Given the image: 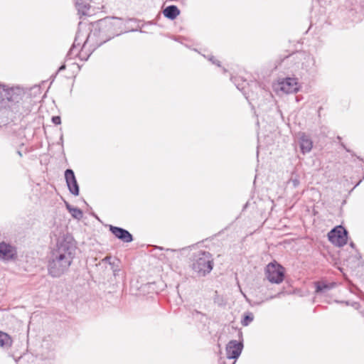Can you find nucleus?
I'll use <instances>...</instances> for the list:
<instances>
[{
    "label": "nucleus",
    "instance_id": "obj_18",
    "mask_svg": "<svg viewBox=\"0 0 364 364\" xmlns=\"http://www.w3.org/2000/svg\"><path fill=\"white\" fill-rule=\"evenodd\" d=\"M163 14L166 18L173 20L179 15L180 10L176 6L170 5L164 9Z\"/></svg>",
    "mask_w": 364,
    "mask_h": 364
},
{
    "label": "nucleus",
    "instance_id": "obj_39",
    "mask_svg": "<svg viewBox=\"0 0 364 364\" xmlns=\"http://www.w3.org/2000/svg\"><path fill=\"white\" fill-rule=\"evenodd\" d=\"M17 154H18L20 156H22L21 152V151H19V150H18V151H17Z\"/></svg>",
    "mask_w": 364,
    "mask_h": 364
},
{
    "label": "nucleus",
    "instance_id": "obj_32",
    "mask_svg": "<svg viewBox=\"0 0 364 364\" xmlns=\"http://www.w3.org/2000/svg\"><path fill=\"white\" fill-rule=\"evenodd\" d=\"M110 260H111V257H105L103 259V260H102V261L106 262H109V264L110 265H112V262H110Z\"/></svg>",
    "mask_w": 364,
    "mask_h": 364
},
{
    "label": "nucleus",
    "instance_id": "obj_20",
    "mask_svg": "<svg viewBox=\"0 0 364 364\" xmlns=\"http://www.w3.org/2000/svg\"><path fill=\"white\" fill-rule=\"evenodd\" d=\"M12 344L11 337L6 333L0 331V347L9 348Z\"/></svg>",
    "mask_w": 364,
    "mask_h": 364
},
{
    "label": "nucleus",
    "instance_id": "obj_14",
    "mask_svg": "<svg viewBox=\"0 0 364 364\" xmlns=\"http://www.w3.org/2000/svg\"><path fill=\"white\" fill-rule=\"evenodd\" d=\"M280 90L285 93H293L299 90L297 79L287 77L280 82Z\"/></svg>",
    "mask_w": 364,
    "mask_h": 364
},
{
    "label": "nucleus",
    "instance_id": "obj_25",
    "mask_svg": "<svg viewBox=\"0 0 364 364\" xmlns=\"http://www.w3.org/2000/svg\"><path fill=\"white\" fill-rule=\"evenodd\" d=\"M289 183L291 184L294 188H296L299 185L300 181L297 178H291Z\"/></svg>",
    "mask_w": 364,
    "mask_h": 364
},
{
    "label": "nucleus",
    "instance_id": "obj_33",
    "mask_svg": "<svg viewBox=\"0 0 364 364\" xmlns=\"http://www.w3.org/2000/svg\"><path fill=\"white\" fill-rule=\"evenodd\" d=\"M282 294V292H279L276 295H274V296H271L269 298L267 299V300L268 299H274V298H278L280 296V295Z\"/></svg>",
    "mask_w": 364,
    "mask_h": 364
},
{
    "label": "nucleus",
    "instance_id": "obj_22",
    "mask_svg": "<svg viewBox=\"0 0 364 364\" xmlns=\"http://www.w3.org/2000/svg\"><path fill=\"white\" fill-rule=\"evenodd\" d=\"M254 319V316L252 313H247L244 316L243 319L241 321V323L243 326H247Z\"/></svg>",
    "mask_w": 364,
    "mask_h": 364
},
{
    "label": "nucleus",
    "instance_id": "obj_17",
    "mask_svg": "<svg viewBox=\"0 0 364 364\" xmlns=\"http://www.w3.org/2000/svg\"><path fill=\"white\" fill-rule=\"evenodd\" d=\"M299 146L301 151L305 154L306 153H309L311 151L313 147V141L308 135L303 133L299 137Z\"/></svg>",
    "mask_w": 364,
    "mask_h": 364
},
{
    "label": "nucleus",
    "instance_id": "obj_5",
    "mask_svg": "<svg viewBox=\"0 0 364 364\" xmlns=\"http://www.w3.org/2000/svg\"><path fill=\"white\" fill-rule=\"evenodd\" d=\"M2 90H0V109L11 108L21 99V89L19 87H6L2 85Z\"/></svg>",
    "mask_w": 364,
    "mask_h": 364
},
{
    "label": "nucleus",
    "instance_id": "obj_3",
    "mask_svg": "<svg viewBox=\"0 0 364 364\" xmlns=\"http://www.w3.org/2000/svg\"><path fill=\"white\" fill-rule=\"evenodd\" d=\"M131 21L132 19L130 18L123 19L117 17H107L100 20L99 25L100 29L109 34L108 38L103 42L105 43L113 37L119 36L122 33L129 31H134V29H131L127 26Z\"/></svg>",
    "mask_w": 364,
    "mask_h": 364
},
{
    "label": "nucleus",
    "instance_id": "obj_1",
    "mask_svg": "<svg viewBox=\"0 0 364 364\" xmlns=\"http://www.w3.org/2000/svg\"><path fill=\"white\" fill-rule=\"evenodd\" d=\"M75 246L73 238L64 236L57 241L55 247L48 257L47 269L48 274L53 278H59L66 273L75 257Z\"/></svg>",
    "mask_w": 364,
    "mask_h": 364
},
{
    "label": "nucleus",
    "instance_id": "obj_36",
    "mask_svg": "<svg viewBox=\"0 0 364 364\" xmlns=\"http://www.w3.org/2000/svg\"><path fill=\"white\" fill-rule=\"evenodd\" d=\"M65 65H62L58 68V72H60V71H62V70H65Z\"/></svg>",
    "mask_w": 364,
    "mask_h": 364
},
{
    "label": "nucleus",
    "instance_id": "obj_30",
    "mask_svg": "<svg viewBox=\"0 0 364 364\" xmlns=\"http://www.w3.org/2000/svg\"><path fill=\"white\" fill-rule=\"evenodd\" d=\"M92 38V34H89L86 38V40L85 41L84 43H83V46H82V48H84L87 43H88V42Z\"/></svg>",
    "mask_w": 364,
    "mask_h": 364
},
{
    "label": "nucleus",
    "instance_id": "obj_16",
    "mask_svg": "<svg viewBox=\"0 0 364 364\" xmlns=\"http://www.w3.org/2000/svg\"><path fill=\"white\" fill-rule=\"evenodd\" d=\"M315 293L316 294L324 295L328 293L330 290L335 288L337 286L336 282L327 283L323 281H317L314 282Z\"/></svg>",
    "mask_w": 364,
    "mask_h": 364
},
{
    "label": "nucleus",
    "instance_id": "obj_41",
    "mask_svg": "<svg viewBox=\"0 0 364 364\" xmlns=\"http://www.w3.org/2000/svg\"><path fill=\"white\" fill-rule=\"evenodd\" d=\"M2 85L0 83V90H1Z\"/></svg>",
    "mask_w": 364,
    "mask_h": 364
},
{
    "label": "nucleus",
    "instance_id": "obj_29",
    "mask_svg": "<svg viewBox=\"0 0 364 364\" xmlns=\"http://www.w3.org/2000/svg\"><path fill=\"white\" fill-rule=\"evenodd\" d=\"M219 363L220 364H235V360H225V359H223V358H220V360H219Z\"/></svg>",
    "mask_w": 364,
    "mask_h": 364
},
{
    "label": "nucleus",
    "instance_id": "obj_35",
    "mask_svg": "<svg viewBox=\"0 0 364 364\" xmlns=\"http://www.w3.org/2000/svg\"><path fill=\"white\" fill-rule=\"evenodd\" d=\"M341 146H342L343 149H346V151L347 152H349V153H350V152H351V151H350V149H348L346 146V145H345L344 144H341Z\"/></svg>",
    "mask_w": 364,
    "mask_h": 364
},
{
    "label": "nucleus",
    "instance_id": "obj_13",
    "mask_svg": "<svg viewBox=\"0 0 364 364\" xmlns=\"http://www.w3.org/2000/svg\"><path fill=\"white\" fill-rule=\"evenodd\" d=\"M109 231L117 239L122 240L124 242H131L133 241L132 235L128 230L122 228L109 225Z\"/></svg>",
    "mask_w": 364,
    "mask_h": 364
},
{
    "label": "nucleus",
    "instance_id": "obj_26",
    "mask_svg": "<svg viewBox=\"0 0 364 364\" xmlns=\"http://www.w3.org/2000/svg\"><path fill=\"white\" fill-rule=\"evenodd\" d=\"M192 315L194 318H199L200 320H202V318L203 317H205V315L204 314H202L201 312L198 311H193L192 313Z\"/></svg>",
    "mask_w": 364,
    "mask_h": 364
},
{
    "label": "nucleus",
    "instance_id": "obj_23",
    "mask_svg": "<svg viewBox=\"0 0 364 364\" xmlns=\"http://www.w3.org/2000/svg\"><path fill=\"white\" fill-rule=\"evenodd\" d=\"M70 213L74 218L77 219V220H80L83 216L82 211L80 209H79L78 208L74 207L73 208L71 209V211L70 212Z\"/></svg>",
    "mask_w": 364,
    "mask_h": 364
},
{
    "label": "nucleus",
    "instance_id": "obj_2",
    "mask_svg": "<svg viewBox=\"0 0 364 364\" xmlns=\"http://www.w3.org/2000/svg\"><path fill=\"white\" fill-rule=\"evenodd\" d=\"M287 60L294 62V72L301 79L314 76L318 71L316 58L309 53L299 51L289 55Z\"/></svg>",
    "mask_w": 364,
    "mask_h": 364
},
{
    "label": "nucleus",
    "instance_id": "obj_7",
    "mask_svg": "<svg viewBox=\"0 0 364 364\" xmlns=\"http://www.w3.org/2000/svg\"><path fill=\"white\" fill-rule=\"evenodd\" d=\"M267 279L271 283L280 284L284 278V268L277 262H270L265 269Z\"/></svg>",
    "mask_w": 364,
    "mask_h": 364
},
{
    "label": "nucleus",
    "instance_id": "obj_40",
    "mask_svg": "<svg viewBox=\"0 0 364 364\" xmlns=\"http://www.w3.org/2000/svg\"><path fill=\"white\" fill-rule=\"evenodd\" d=\"M27 344H28V348H29L30 347L29 340H28Z\"/></svg>",
    "mask_w": 364,
    "mask_h": 364
},
{
    "label": "nucleus",
    "instance_id": "obj_31",
    "mask_svg": "<svg viewBox=\"0 0 364 364\" xmlns=\"http://www.w3.org/2000/svg\"><path fill=\"white\" fill-rule=\"evenodd\" d=\"M214 301H215V303L218 304V305H220V306L222 305V302H220V301L219 296L217 295V294L215 295V297L214 299Z\"/></svg>",
    "mask_w": 364,
    "mask_h": 364
},
{
    "label": "nucleus",
    "instance_id": "obj_6",
    "mask_svg": "<svg viewBox=\"0 0 364 364\" xmlns=\"http://www.w3.org/2000/svg\"><path fill=\"white\" fill-rule=\"evenodd\" d=\"M55 343L50 336H47L42 340L41 346L35 350L36 357L41 360L53 359L55 357Z\"/></svg>",
    "mask_w": 364,
    "mask_h": 364
},
{
    "label": "nucleus",
    "instance_id": "obj_27",
    "mask_svg": "<svg viewBox=\"0 0 364 364\" xmlns=\"http://www.w3.org/2000/svg\"><path fill=\"white\" fill-rule=\"evenodd\" d=\"M208 60L209 61H210L213 64H215L216 65H218V67H220V63L219 60H218L217 59L215 58V57L213 55H210L208 56Z\"/></svg>",
    "mask_w": 364,
    "mask_h": 364
},
{
    "label": "nucleus",
    "instance_id": "obj_9",
    "mask_svg": "<svg viewBox=\"0 0 364 364\" xmlns=\"http://www.w3.org/2000/svg\"><path fill=\"white\" fill-rule=\"evenodd\" d=\"M40 94L38 86L31 87L28 90H24V104H28L26 111L28 110L30 112L34 109L39 100Z\"/></svg>",
    "mask_w": 364,
    "mask_h": 364
},
{
    "label": "nucleus",
    "instance_id": "obj_24",
    "mask_svg": "<svg viewBox=\"0 0 364 364\" xmlns=\"http://www.w3.org/2000/svg\"><path fill=\"white\" fill-rule=\"evenodd\" d=\"M335 301L336 303H345L346 305H348V306L350 305L356 309H358L360 307V304L358 302L350 303L349 301H338V300H336Z\"/></svg>",
    "mask_w": 364,
    "mask_h": 364
},
{
    "label": "nucleus",
    "instance_id": "obj_21",
    "mask_svg": "<svg viewBox=\"0 0 364 364\" xmlns=\"http://www.w3.org/2000/svg\"><path fill=\"white\" fill-rule=\"evenodd\" d=\"M231 80L235 83L236 87L242 91L244 94V95H246V92L245 91V87L248 83L245 80H242L240 77H232ZM245 97L247 99V97L245 96Z\"/></svg>",
    "mask_w": 364,
    "mask_h": 364
},
{
    "label": "nucleus",
    "instance_id": "obj_19",
    "mask_svg": "<svg viewBox=\"0 0 364 364\" xmlns=\"http://www.w3.org/2000/svg\"><path fill=\"white\" fill-rule=\"evenodd\" d=\"M76 8L78 11V13L83 16H90L91 15L90 9L91 6L89 3L86 1H78L75 2Z\"/></svg>",
    "mask_w": 364,
    "mask_h": 364
},
{
    "label": "nucleus",
    "instance_id": "obj_12",
    "mask_svg": "<svg viewBox=\"0 0 364 364\" xmlns=\"http://www.w3.org/2000/svg\"><path fill=\"white\" fill-rule=\"evenodd\" d=\"M17 252L15 247L5 242H0V259L11 260L16 257Z\"/></svg>",
    "mask_w": 364,
    "mask_h": 364
},
{
    "label": "nucleus",
    "instance_id": "obj_28",
    "mask_svg": "<svg viewBox=\"0 0 364 364\" xmlns=\"http://www.w3.org/2000/svg\"><path fill=\"white\" fill-rule=\"evenodd\" d=\"M52 122L56 125L60 124L61 119L59 116H54L52 117Z\"/></svg>",
    "mask_w": 364,
    "mask_h": 364
},
{
    "label": "nucleus",
    "instance_id": "obj_34",
    "mask_svg": "<svg viewBox=\"0 0 364 364\" xmlns=\"http://www.w3.org/2000/svg\"><path fill=\"white\" fill-rule=\"evenodd\" d=\"M65 206H66V208L68 209V210L69 211V213L71 211V209L73 208L74 207H73L72 205H70L68 203L65 202Z\"/></svg>",
    "mask_w": 364,
    "mask_h": 364
},
{
    "label": "nucleus",
    "instance_id": "obj_8",
    "mask_svg": "<svg viewBox=\"0 0 364 364\" xmlns=\"http://www.w3.org/2000/svg\"><path fill=\"white\" fill-rule=\"evenodd\" d=\"M328 240L338 247L344 246L348 241V231L342 226H336L328 233Z\"/></svg>",
    "mask_w": 364,
    "mask_h": 364
},
{
    "label": "nucleus",
    "instance_id": "obj_38",
    "mask_svg": "<svg viewBox=\"0 0 364 364\" xmlns=\"http://www.w3.org/2000/svg\"><path fill=\"white\" fill-rule=\"evenodd\" d=\"M21 355H20L19 357H18V358H17V359H16V358H15V361H16V363H18V361L21 359Z\"/></svg>",
    "mask_w": 364,
    "mask_h": 364
},
{
    "label": "nucleus",
    "instance_id": "obj_10",
    "mask_svg": "<svg viewBox=\"0 0 364 364\" xmlns=\"http://www.w3.org/2000/svg\"><path fill=\"white\" fill-rule=\"evenodd\" d=\"M243 348L242 341L232 340L226 346V360H236L240 355Z\"/></svg>",
    "mask_w": 364,
    "mask_h": 364
},
{
    "label": "nucleus",
    "instance_id": "obj_11",
    "mask_svg": "<svg viewBox=\"0 0 364 364\" xmlns=\"http://www.w3.org/2000/svg\"><path fill=\"white\" fill-rule=\"evenodd\" d=\"M65 179L70 193L75 196H77L80 193V188L75 173L72 169L68 168L65 170Z\"/></svg>",
    "mask_w": 364,
    "mask_h": 364
},
{
    "label": "nucleus",
    "instance_id": "obj_37",
    "mask_svg": "<svg viewBox=\"0 0 364 364\" xmlns=\"http://www.w3.org/2000/svg\"><path fill=\"white\" fill-rule=\"evenodd\" d=\"M350 246L351 247L354 248V247H355V244H354L353 242H351L350 243Z\"/></svg>",
    "mask_w": 364,
    "mask_h": 364
},
{
    "label": "nucleus",
    "instance_id": "obj_15",
    "mask_svg": "<svg viewBox=\"0 0 364 364\" xmlns=\"http://www.w3.org/2000/svg\"><path fill=\"white\" fill-rule=\"evenodd\" d=\"M81 42L79 41V33H77L75 36V41L72 47L70 48L67 54V58L69 59L74 58L78 56L81 60H87L89 55L86 58L82 56V53L79 51V47H80Z\"/></svg>",
    "mask_w": 364,
    "mask_h": 364
},
{
    "label": "nucleus",
    "instance_id": "obj_4",
    "mask_svg": "<svg viewBox=\"0 0 364 364\" xmlns=\"http://www.w3.org/2000/svg\"><path fill=\"white\" fill-rule=\"evenodd\" d=\"M212 255L208 252L199 251L193 257L192 269L200 276H205L213 269Z\"/></svg>",
    "mask_w": 364,
    "mask_h": 364
}]
</instances>
